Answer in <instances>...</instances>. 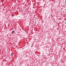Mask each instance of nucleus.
I'll use <instances>...</instances> for the list:
<instances>
[{
  "instance_id": "obj_1",
  "label": "nucleus",
  "mask_w": 66,
  "mask_h": 66,
  "mask_svg": "<svg viewBox=\"0 0 66 66\" xmlns=\"http://www.w3.org/2000/svg\"><path fill=\"white\" fill-rule=\"evenodd\" d=\"M11 55L12 56H13V53H12L11 54Z\"/></svg>"
},
{
  "instance_id": "obj_2",
  "label": "nucleus",
  "mask_w": 66,
  "mask_h": 66,
  "mask_svg": "<svg viewBox=\"0 0 66 66\" xmlns=\"http://www.w3.org/2000/svg\"><path fill=\"white\" fill-rule=\"evenodd\" d=\"M12 33H13H13H15V31L13 30L12 32Z\"/></svg>"
}]
</instances>
